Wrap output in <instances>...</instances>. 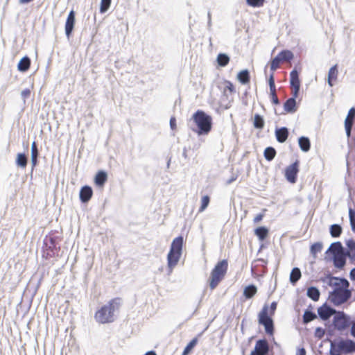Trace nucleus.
<instances>
[{"mask_svg":"<svg viewBox=\"0 0 355 355\" xmlns=\"http://www.w3.org/2000/svg\"><path fill=\"white\" fill-rule=\"evenodd\" d=\"M189 127L198 135H207L212 128V118L204 111L198 110L189 120Z\"/></svg>","mask_w":355,"mask_h":355,"instance_id":"obj_1","label":"nucleus"},{"mask_svg":"<svg viewBox=\"0 0 355 355\" xmlns=\"http://www.w3.org/2000/svg\"><path fill=\"white\" fill-rule=\"evenodd\" d=\"M121 305V299L114 298L107 304L103 305L95 313V319L98 323H110L115 320V312L119 311Z\"/></svg>","mask_w":355,"mask_h":355,"instance_id":"obj_2","label":"nucleus"},{"mask_svg":"<svg viewBox=\"0 0 355 355\" xmlns=\"http://www.w3.org/2000/svg\"><path fill=\"white\" fill-rule=\"evenodd\" d=\"M355 353V341L339 338L330 341L329 355H343Z\"/></svg>","mask_w":355,"mask_h":355,"instance_id":"obj_3","label":"nucleus"},{"mask_svg":"<svg viewBox=\"0 0 355 355\" xmlns=\"http://www.w3.org/2000/svg\"><path fill=\"white\" fill-rule=\"evenodd\" d=\"M59 237L53 234L46 235L44 239L42 248V257L45 259H49L59 255L60 248L59 245Z\"/></svg>","mask_w":355,"mask_h":355,"instance_id":"obj_4","label":"nucleus"},{"mask_svg":"<svg viewBox=\"0 0 355 355\" xmlns=\"http://www.w3.org/2000/svg\"><path fill=\"white\" fill-rule=\"evenodd\" d=\"M227 261L223 259L218 261L213 268L209 279V286L211 290L215 289L224 278L227 270Z\"/></svg>","mask_w":355,"mask_h":355,"instance_id":"obj_5","label":"nucleus"},{"mask_svg":"<svg viewBox=\"0 0 355 355\" xmlns=\"http://www.w3.org/2000/svg\"><path fill=\"white\" fill-rule=\"evenodd\" d=\"M352 297L350 290L343 288H334L329 294V300L336 306L346 303Z\"/></svg>","mask_w":355,"mask_h":355,"instance_id":"obj_6","label":"nucleus"},{"mask_svg":"<svg viewBox=\"0 0 355 355\" xmlns=\"http://www.w3.org/2000/svg\"><path fill=\"white\" fill-rule=\"evenodd\" d=\"M268 306L264 305L262 310L259 313V323L263 325L265 329V331L268 335H272L274 334V322L271 316L268 315Z\"/></svg>","mask_w":355,"mask_h":355,"instance_id":"obj_7","label":"nucleus"},{"mask_svg":"<svg viewBox=\"0 0 355 355\" xmlns=\"http://www.w3.org/2000/svg\"><path fill=\"white\" fill-rule=\"evenodd\" d=\"M333 324L337 330L344 331L352 325L351 318L343 311H337L333 319Z\"/></svg>","mask_w":355,"mask_h":355,"instance_id":"obj_8","label":"nucleus"},{"mask_svg":"<svg viewBox=\"0 0 355 355\" xmlns=\"http://www.w3.org/2000/svg\"><path fill=\"white\" fill-rule=\"evenodd\" d=\"M269 344L266 339H259L256 342L254 349L250 355H267L269 353Z\"/></svg>","mask_w":355,"mask_h":355,"instance_id":"obj_9","label":"nucleus"},{"mask_svg":"<svg viewBox=\"0 0 355 355\" xmlns=\"http://www.w3.org/2000/svg\"><path fill=\"white\" fill-rule=\"evenodd\" d=\"M337 311L328 305L327 303L323 304L318 309V315L319 318L323 320H328L332 315H335Z\"/></svg>","mask_w":355,"mask_h":355,"instance_id":"obj_10","label":"nucleus"},{"mask_svg":"<svg viewBox=\"0 0 355 355\" xmlns=\"http://www.w3.org/2000/svg\"><path fill=\"white\" fill-rule=\"evenodd\" d=\"M298 167L299 162L297 160L286 168L285 176L289 182L295 183L296 182L297 173L299 171Z\"/></svg>","mask_w":355,"mask_h":355,"instance_id":"obj_11","label":"nucleus"},{"mask_svg":"<svg viewBox=\"0 0 355 355\" xmlns=\"http://www.w3.org/2000/svg\"><path fill=\"white\" fill-rule=\"evenodd\" d=\"M327 278L329 279V281L328 282V284L329 286H334L335 288H343L345 289H348L349 283L345 278L335 277L331 275L327 276Z\"/></svg>","mask_w":355,"mask_h":355,"instance_id":"obj_12","label":"nucleus"},{"mask_svg":"<svg viewBox=\"0 0 355 355\" xmlns=\"http://www.w3.org/2000/svg\"><path fill=\"white\" fill-rule=\"evenodd\" d=\"M181 255L182 254L180 253L174 252L173 251L171 252L169 250L167 254V265L171 272L178 263Z\"/></svg>","mask_w":355,"mask_h":355,"instance_id":"obj_13","label":"nucleus"},{"mask_svg":"<svg viewBox=\"0 0 355 355\" xmlns=\"http://www.w3.org/2000/svg\"><path fill=\"white\" fill-rule=\"evenodd\" d=\"M93 195V190L91 187L85 185L80 191L79 197L83 203H87L89 201Z\"/></svg>","mask_w":355,"mask_h":355,"instance_id":"obj_14","label":"nucleus"},{"mask_svg":"<svg viewBox=\"0 0 355 355\" xmlns=\"http://www.w3.org/2000/svg\"><path fill=\"white\" fill-rule=\"evenodd\" d=\"M184 239L182 236L175 238L171 245L170 251L182 254Z\"/></svg>","mask_w":355,"mask_h":355,"instance_id":"obj_15","label":"nucleus"},{"mask_svg":"<svg viewBox=\"0 0 355 355\" xmlns=\"http://www.w3.org/2000/svg\"><path fill=\"white\" fill-rule=\"evenodd\" d=\"M288 129L286 127H282L275 130V137L277 141L279 143H284L288 137Z\"/></svg>","mask_w":355,"mask_h":355,"instance_id":"obj_16","label":"nucleus"},{"mask_svg":"<svg viewBox=\"0 0 355 355\" xmlns=\"http://www.w3.org/2000/svg\"><path fill=\"white\" fill-rule=\"evenodd\" d=\"M107 180V174L105 171L101 170L97 172L94 177V183L98 187L104 186Z\"/></svg>","mask_w":355,"mask_h":355,"instance_id":"obj_17","label":"nucleus"},{"mask_svg":"<svg viewBox=\"0 0 355 355\" xmlns=\"http://www.w3.org/2000/svg\"><path fill=\"white\" fill-rule=\"evenodd\" d=\"M290 84L291 88H300L299 73L295 69H293L290 73Z\"/></svg>","mask_w":355,"mask_h":355,"instance_id":"obj_18","label":"nucleus"},{"mask_svg":"<svg viewBox=\"0 0 355 355\" xmlns=\"http://www.w3.org/2000/svg\"><path fill=\"white\" fill-rule=\"evenodd\" d=\"M312 306L310 305L308 309L304 311L302 316V321L304 324H308L317 318V315L311 311Z\"/></svg>","mask_w":355,"mask_h":355,"instance_id":"obj_19","label":"nucleus"},{"mask_svg":"<svg viewBox=\"0 0 355 355\" xmlns=\"http://www.w3.org/2000/svg\"><path fill=\"white\" fill-rule=\"evenodd\" d=\"M333 262L336 268L342 269L346 264L345 257L341 254H334L333 256Z\"/></svg>","mask_w":355,"mask_h":355,"instance_id":"obj_20","label":"nucleus"},{"mask_svg":"<svg viewBox=\"0 0 355 355\" xmlns=\"http://www.w3.org/2000/svg\"><path fill=\"white\" fill-rule=\"evenodd\" d=\"M284 109L288 113H293L297 110L296 100L294 98H288L284 104Z\"/></svg>","mask_w":355,"mask_h":355,"instance_id":"obj_21","label":"nucleus"},{"mask_svg":"<svg viewBox=\"0 0 355 355\" xmlns=\"http://www.w3.org/2000/svg\"><path fill=\"white\" fill-rule=\"evenodd\" d=\"M257 292V288L254 284H250L245 287L243 290V296L245 299L252 298Z\"/></svg>","mask_w":355,"mask_h":355,"instance_id":"obj_22","label":"nucleus"},{"mask_svg":"<svg viewBox=\"0 0 355 355\" xmlns=\"http://www.w3.org/2000/svg\"><path fill=\"white\" fill-rule=\"evenodd\" d=\"M268 233V229L264 226L258 227L254 230V234L261 241H264L267 238Z\"/></svg>","mask_w":355,"mask_h":355,"instance_id":"obj_23","label":"nucleus"},{"mask_svg":"<svg viewBox=\"0 0 355 355\" xmlns=\"http://www.w3.org/2000/svg\"><path fill=\"white\" fill-rule=\"evenodd\" d=\"M299 146L302 151L308 152L311 148L310 139L307 137L302 136L298 139Z\"/></svg>","mask_w":355,"mask_h":355,"instance_id":"obj_24","label":"nucleus"},{"mask_svg":"<svg viewBox=\"0 0 355 355\" xmlns=\"http://www.w3.org/2000/svg\"><path fill=\"white\" fill-rule=\"evenodd\" d=\"M238 80L242 84H248L250 80V72L248 69L241 70L237 75Z\"/></svg>","mask_w":355,"mask_h":355,"instance_id":"obj_25","label":"nucleus"},{"mask_svg":"<svg viewBox=\"0 0 355 355\" xmlns=\"http://www.w3.org/2000/svg\"><path fill=\"white\" fill-rule=\"evenodd\" d=\"M343 247L340 241L332 243L326 251V254H338L337 253L343 250Z\"/></svg>","mask_w":355,"mask_h":355,"instance_id":"obj_26","label":"nucleus"},{"mask_svg":"<svg viewBox=\"0 0 355 355\" xmlns=\"http://www.w3.org/2000/svg\"><path fill=\"white\" fill-rule=\"evenodd\" d=\"M306 295L310 299L316 302L320 298V293L319 289L315 286H310L307 289Z\"/></svg>","mask_w":355,"mask_h":355,"instance_id":"obj_27","label":"nucleus"},{"mask_svg":"<svg viewBox=\"0 0 355 355\" xmlns=\"http://www.w3.org/2000/svg\"><path fill=\"white\" fill-rule=\"evenodd\" d=\"M302 273L299 268L295 267L292 269L290 274V282L295 285L298 280L301 278Z\"/></svg>","mask_w":355,"mask_h":355,"instance_id":"obj_28","label":"nucleus"},{"mask_svg":"<svg viewBox=\"0 0 355 355\" xmlns=\"http://www.w3.org/2000/svg\"><path fill=\"white\" fill-rule=\"evenodd\" d=\"M31 66V60L28 57H24L18 63L17 68L20 71H26Z\"/></svg>","mask_w":355,"mask_h":355,"instance_id":"obj_29","label":"nucleus"},{"mask_svg":"<svg viewBox=\"0 0 355 355\" xmlns=\"http://www.w3.org/2000/svg\"><path fill=\"white\" fill-rule=\"evenodd\" d=\"M39 155L37 144L33 141L31 145V163L33 167H35L37 163V157Z\"/></svg>","mask_w":355,"mask_h":355,"instance_id":"obj_30","label":"nucleus"},{"mask_svg":"<svg viewBox=\"0 0 355 355\" xmlns=\"http://www.w3.org/2000/svg\"><path fill=\"white\" fill-rule=\"evenodd\" d=\"M265 121L263 117L259 114H255L253 119V125L256 129H262L264 127Z\"/></svg>","mask_w":355,"mask_h":355,"instance_id":"obj_31","label":"nucleus"},{"mask_svg":"<svg viewBox=\"0 0 355 355\" xmlns=\"http://www.w3.org/2000/svg\"><path fill=\"white\" fill-rule=\"evenodd\" d=\"M277 55L280 58V60L282 62H286V61H290L294 57L293 53L289 50H283V51H280L277 54Z\"/></svg>","mask_w":355,"mask_h":355,"instance_id":"obj_32","label":"nucleus"},{"mask_svg":"<svg viewBox=\"0 0 355 355\" xmlns=\"http://www.w3.org/2000/svg\"><path fill=\"white\" fill-rule=\"evenodd\" d=\"M75 24V12L72 10L68 14V37L72 33Z\"/></svg>","mask_w":355,"mask_h":355,"instance_id":"obj_33","label":"nucleus"},{"mask_svg":"<svg viewBox=\"0 0 355 355\" xmlns=\"http://www.w3.org/2000/svg\"><path fill=\"white\" fill-rule=\"evenodd\" d=\"M342 227L338 224H333L330 226L329 232L332 237L337 238L342 234Z\"/></svg>","mask_w":355,"mask_h":355,"instance_id":"obj_34","label":"nucleus"},{"mask_svg":"<svg viewBox=\"0 0 355 355\" xmlns=\"http://www.w3.org/2000/svg\"><path fill=\"white\" fill-rule=\"evenodd\" d=\"M216 60L220 67H224L229 63L230 57L226 53H220L218 55Z\"/></svg>","mask_w":355,"mask_h":355,"instance_id":"obj_35","label":"nucleus"},{"mask_svg":"<svg viewBox=\"0 0 355 355\" xmlns=\"http://www.w3.org/2000/svg\"><path fill=\"white\" fill-rule=\"evenodd\" d=\"M338 69L337 65L331 67L328 73V84L330 87L333 86L332 80L337 78Z\"/></svg>","mask_w":355,"mask_h":355,"instance_id":"obj_36","label":"nucleus"},{"mask_svg":"<svg viewBox=\"0 0 355 355\" xmlns=\"http://www.w3.org/2000/svg\"><path fill=\"white\" fill-rule=\"evenodd\" d=\"M263 155L267 161H272L276 155V150L272 146H268L264 150Z\"/></svg>","mask_w":355,"mask_h":355,"instance_id":"obj_37","label":"nucleus"},{"mask_svg":"<svg viewBox=\"0 0 355 355\" xmlns=\"http://www.w3.org/2000/svg\"><path fill=\"white\" fill-rule=\"evenodd\" d=\"M16 163L17 166L22 168H26L27 166L26 156L24 153L17 154Z\"/></svg>","mask_w":355,"mask_h":355,"instance_id":"obj_38","label":"nucleus"},{"mask_svg":"<svg viewBox=\"0 0 355 355\" xmlns=\"http://www.w3.org/2000/svg\"><path fill=\"white\" fill-rule=\"evenodd\" d=\"M322 249V243L321 242H316L311 245L310 248V252L314 258H316L317 253L320 252Z\"/></svg>","mask_w":355,"mask_h":355,"instance_id":"obj_39","label":"nucleus"},{"mask_svg":"<svg viewBox=\"0 0 355 355\" xmlns=\"http://www.w3.org/2000/svg\"><path fill=\"white\" fill-rule=\"evenodd\" d=\"M197 343L198 338H193L185 347L182 355H187L188 354H189L191 352V350L194 348V347L196 345Z\"/></svg>","mask_w":355,"mask_h":355,"instance_id":"obj_40","label":"nucleus"},{"mask_svg":"<svg viewBox=\"0 0 355 355\" xmlns=\"http://www.w3.org/2000/svg\"><path fill=\"white\" fill-rule=\"evenodd\" d=\"M112 0H101L100 3V12L105 13L110 8Z\"/></svg>","mask_w":355,"mask_h":355,"instance_id":"obj_41","label":"nucleus"},{"mask_svg":"<svg viewBox=\"0 0 355 355\" xmlns=\"http://www.w3.org/2000/svg\"><path fill=\"white\" fill-rule=\"evenodd\" d=\"M354 123L352 121H349V116H347L345 120V128L346 132V135L349 138L351 136V132Z\"/></svg>","mask_w":355,"mask_h":355,"instance_id":"obj_42","label":"nucleus"},{"mask_svg":"<svg viewBox=\"0 0 355 355\" xmlns=\"http://www.w3.org/2000/svg\"><path fill=\"white\" fill-rule=\"evenodd\" d=\"M209 202H210V198L208 196H204L202 198V200H201V205L198 209V211L199 212H202L204 211L206 208L208 207L209 204Z\"/></svg>","mask_w":355,"mask_h":355,"instance_id":"obj_43","label":"nucleus"},{"mask_svg":"<svg viewBox=\"0 0 355 355\" xmlns=\"http://www.w3.org/2000/svg\"><path fill=\"white\" fill-rule=\"evenodd\" d=\"M349 218L352 230L355 232V210L349 209Z\"/></svg>","mask_w":355,"mask_h":355,"instance_id":"obj_44","label":"nucleus"},{"mask_svg":"<svg viewBox=\"0 0 355 355\" xmlns=\"http://www.w3.org/2000/svg\"><path fill=\"white\" fill-rule=\"evenodd\" d=\"M282 62L281 61L280 58L277 55L270 62V70L272 71H275L277 69L279 68Z\"/></svg>","mask_w":355,"mask_h":355,"instance_id":"obj_45","label":"nucleus"},{"mask_svg":"<svg viewBox=\"0 0 355 355\" xmlns=\"http://www.w3.org/2000/svg\"><path fill=\"white\" fill-rule=\"evenodd\" d=\"M264 1L265 0H246L248 5L254 8L262 6Z\"/></svg>","mask_w":355,"mask_h":355,"instance_id":"obj_46","label":"nucleus"},{"mask_svg":"<svg viewBox=\"0 0 355 355\" xmlns=\"http://www.w3.org/2000/svg\"><path fill=\"white\" fill-rule=\"evenodd\" d=\"M31 93H32V91L29 88H26L21 91V98H22L24 103H26V99L30 98Z\"/></svg>","mask_w":355,"mask_h":355,"instance_id":"obj_47","label":"nucleus"},{"mask_svg":"<svg viewBox=\"0 0 355 355\" xmlns=\"http://www.w3.org/2000/svg\"><path fill=\"white\" fill-rule=\"evenodd\" d=\"M346 245L348 249V252H355V240L349 239L347 241Z\"/></svg>","mask_w":355,"mask_h":355,"instance_id":"obj_48","label":"nucleus"},{"mask_svg":"<svg viewBox=\"0 0 355 355\" xmlns=\"http://www.w3.org/2000/svg\"><path fill=\"white\" fill-rule=\"evenodd\" d=\"M227 91H229L230 93H234L235 92V88L234 85L230 81H226L225 82V86L224 88V92H226Z\"/></svg>","mask_w":355,"mask_h":355,"instance_id":"obj_49","label":"nucleus"},{"mask_svg":"<svg viewBox=\"0 0 355 355\" xmlns=\"http://www.w3.org/2000/svg\"><path fill=\"white\" fill-rule=\"evenodd\" d=\"M325 334V331L322 327H317L315 331V336L318 338H322Z\"/></svg>","mask_w":355,"mask_h":355,"instance_id":"obj_50","label":"nucleus"},{"mask_svg":"<svg viewBox=\"0 0 355 355\" xmlns=\"http://www.w3.org/2000/svg\"><path fill=\"white\" fill-rule=\"evenodd\" d=\"M349 121H352L354 123L355 119V108L351 107L349 110L348 115Z\"/></svg>","mask_w":355,"mask_h":355,"instance_id":"obj_51","label":"nucleus"},{"mask_svg":"<svg viewBox=\"0 0 355 355\" xmlns=\"http://www.w3.org/2000/svg\"><path fill=\"white\" fill-rule=\"evenodd\" d=\"M270 96L271 101L273 104L277 105L280 104V101H279V98H277L276 94H270Z\"/></svg>","mask_w":355,"mask_h":355,"instance_id":"obj_52","label":"nucleus"},{"mask_svg":"<svg viewBox=\"0 0 355 355\" xmlns=\"http://www.w3.org/2000/svg\"><path fill=\"white\" fill-rule=\"evenodd\" d=\"M277 303L276 302H272L270 306V315H273L275 313V310L277 309Z\"/></svg>","mask_w":355,"mask_h":355,"instance_id":"obj_53","label":"nucleus"},{"mask_svg":"<svg viewBox=\"0 0 355 355\" xmlns=\"http://www.w3.org/2000/svg\"><path fill=\"white\" fill-rule=\"evenodd\" d=\"M300 88H292V97L294 98V100H296V98L298 96Z\"/></svg>","mask_w":355,"mask_h":355,"instance_id":"obj_54","label":"nucleus"},{"mask_svg":"<svg viewBox=\"0 0 355 355\" xmlns=\"http://www.w3.org/2000/svg\"><path fill=\"white\" fill-rule=\"evenodd\" d=\"M263 216H264L263 214H257L253 220L254 223H257L260 222L263 219Z\"/></svg>","mask_w":355,"mask_h":355,"instance_id":"obj_55","label":"nucleus"},{"mask_svg":"<svg viewBox=\"0 0 355 355\" xmlns=\"http://www.w3.org/2000/svg\"><path fill=\"white\" fill-rule=\"evenodd\" d=\"M170 126L172 130H174L176 128V121L174 117H171L170 119Z\"/></svg>","mask_w":355,"mask_h":355,"instance_id":"obj_56","label":"nucleus"},{"mask_svg":"<svg viewBox=\"0 0 355 355\" xmlns=\"http://www.w3.org/2000/svg\"><path fill=\"white\" fill-rule=\"evenodd\" d=\"M350 334L352 336L355 338V321L352 322L351 329H350Z\"/></svg>","mask_w":355,"mask_h":355,"instance_id":"obj_57","label":"nucleus"},{"mask_svg":"<svg viewBox=\"0 0 355 355\" xmlns=\"http://www.w3.org/2000/svg\"><path fill=\"white\" fill-rule=\"evenodd\" d=\"M274 71H272L271 74L269 76V78H268V85H274L275 84V78H274V73H273Z\"/></svg>","mask_w":355,"mask_h":355,"instance_id":"obj_58","label":"nucleus"},{"mask_svg":"<svg viewBox=\"0 0 355 355\" xmlns=\"http://www.w3.org/2000/svg\"><path fill=\"white\" fill-rule=\"evenodd\" d=\"M349 277L351 280L355 281V267L351 270L349 272Z\"/></svg>","mask_w":355,"mask_h":355,"instance_id":"obj_59","label":"nucleus"},{"mask_svg":"<svg viewBox=\"0 0 355 355\" xmlns=\"http://www.w3.org/2000/svg\"><path fill=\"white\" fill-rule=\"evenodd\" d=\"M269 87H270V94H276L275 84L270 85Z\"/></svg>","mask_w":355,"mask_h":355,"instance_id":"obj_60","label":"nucleus"},{"mask_svg":"<svg viewBox=\"0 0 355 355\" xmlns=\"http://www.w3.org/2000/svg\"><path fill=\"white\" fill-rule=\"evenodd\" d=\"M306 352L304 348H300L298 349L297 352V355H306Z\"/></svg>","mask_w":355,"mask_h":355,"instance_id":"obj_61","label":"nucleus"},{"mask_svg":"<svg viewBox=\"0 0 355 355\" xmlns=\"http://www.w3.org/2000/svg\"><path fill=\"white\" fill-rule=\"evenodd\" d=\"M347 257H348L351 260H355V252H347Z\"/></svg>","mask_w":355,"mask_h":355,"instance_id":"obj_62","label":"nucleus"},{"mask_svg":"<svg viewBox=\"0 0 355 355\" xmlns=\"http://www.w3.org/2000/svg\"><path fill=\"white\" fill-rule=\"evenodd\" d=\"M211 19H209L208 21H207V28L208 30H211Z\"/></svg>","mask_w":355,"mask_h":355,"instance_id":"obj_63","label":"nucleus"},{"mask_svg":"<svg viewBox=\"0 0 355 355\" xmlns=\"http://www.w3.org/2000/svg\"><path fill=\"white\" fill-rule=\"evenodd\" d=\"M144 355H157L154 351H149L146 352Z\"/></svg>","mask_w":355,"mask_h":355,"instance_id":"obj_64","label":"nucleus"}]
</instances>
